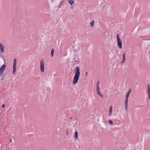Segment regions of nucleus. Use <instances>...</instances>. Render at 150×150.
<instances>
[{"label": "nucleus", "mask_w": 150, "mask_h": 150, "mask_svg": "<svg viewBox=\"0 0 150 150\" xmlns=\"http://www.w3.org/2000/svg\"><path fill=\"white\" fill-rule=\"evenodd\" d=\"M80 74V69L79 67H76L75 69V75L74 76L73 83L76 84L78 82V81L79 77Z\"/></svg>", "instance_id": "f257e3e1"}, {"label": "nucleus", "mask_w": 150, "mask_h": 150, "mask_svg": "<svg viewBox=\"0 0 150 150\" xmlns=\"http://www.w3.org/2000/svg\"><path fill=\"white\" fill-rule=\"evenodd\" d=\"M45 63L43 59L41 60L40 62V69L42 72H43L44 70Z\"/></svg>", "instance_id": "f03ea898"}, {"label": "nucleus", "mask_w": 150, "mask_h": 150, "mask_svg": "<svg viewBox=\"0 0 150 150\" xmlns=\"http://www.w3.org/2000/svg\"><path fill=\"white\" fill-rule=\"evenodd\" d=\"M6 65L5 64L3 65L0 69V75H2L4 72L6 68Z\"/></svg>", "instance_id": "7ed1b4c3"}, {"label": "nucleus", "mask_w": 150, "mask_h": 150, "mask_svg": "<svg viewBox=\"0 0 150 150\" xmlns=\"http://www.w3.org/2000/svg\"><path fill=\"white\" fill-rule=\"evenodd\" d=\"M117 45L118 47L120 49H121L122 47V42L121 40L118 39V40H117Z\"/></svg>", "instance_id": "20e7f679"}, {"label": "nucleus", "mask_w": 150, "mask_h": 150, "mask_svg": "<svg viewBox=\"0 0 150 150\" xmlns=\"http://www.w3.org/2000/svg\"><path fill=\"white\" fill-rule=\"evenodd\" d=\"M147 93L149 96V99H150V86L149 84L147 85Z\"/></svg>", "instance_id": "39448f33"}, {"label": "nucleus", "mask_w": 150, "mask_h": 150, "mask_svg": "<svg viewBox=\"0 0 150 150\" xmlns=\"http://www.w3.org/2000/svg\"><path fill=\"white\" fill-rule=\"evenodd\" d=\"M125 57H126V54L125 53H124L122 55V60L121 62V64H123L124 63L125 61Z\"/></svg>", "instance_id": "423d86ee"}, {"label": "nucleus", "mask_w": 150, "mask_h": 150, "mask_svg": "<svg viewBox=\"0 0 150 150\" xmlns=\"http://www.w3.org/2000/svg\"><path fill=\"white\" fill-rule=\"evenodd\" d=\"M0 48H1V52L2 53H3L4 52V45H3L1 44H0Z\"/></svg>", "instance_id": "0eeeda50"}, {"label": "nucleus", "mask_w": 150, "mask_h": 150, "mask_svg": "<svg viewBox=\"0 0 150 150\" xmlns=\"http://www.w3.org/2000/svg\"><path fill=\"white\" fill-rule=\"evenodd\" d=\"M112 106L111 105L109 109V116H111L112 115Z\"/></svg>", "instance_id": "6e6552de"}, {"label": "nucleus", "mask_w": 150, "mask_h": 150, "mask_svg": "<svg viewBox=\"0 0 150 150\" xmlns=\"http://www.w3.org/2000/svg\"><path fill=\"white\" fill-rule=\"evenodd\" d=\"M74 137H75V139L76 140H77L78 139V132L77 131H76L75 132V134H74Z\"/></svg>", "instance_id": "1a4fd4ad"}, {"label": "nucleus", "mask_w": 150, "mask_h": 150, "mask_svg": "<svg viewBox=\"0 0 150 150\" xmlns=\"http://www.w3.org/2000/svg\"><path fill=\"white\" fill-rule=\"evenodd\" d=\"M17 63V60L16 58H15L14 59V62L13 64V67H16Z\"/></svg>", "instance_id": "9d476101"}, {"label": "nucleus", "mask_w": 150, "mask_h": 150, "mask_svg": "<svg viewBox=\"0 0 150 150\" xmlns=\"http://www.w3.org/2000/svg\"><path fill=\"white\" fill-rule=\"evenodd\" d=\"M97 93L98 95L100 96L101 98L103 97V96L102 94L100 93V91H97Z\"/></svg>", "instance_id": "9b49d317"}, {"label": "nucleus", "mask_w": 150, "mask_h": 150, "mask_svg": "<svg viewBox=\"0 0 150 150\" xmlns=\"http://www.w3.org/2000/svg\"><path fill=\"white\" fill-rule=\"evenodd\" d=\"M54 49H52L51 51V57H53L54 56Z\"/></svg>", "instance_id": "f8f14e48"}, {"label": "nucleus", "mask_w": 150, "mask_h": 150, "mask_svg": "<svg viewBox=\"0 0 150 150\" xmlns=\"http://www.w3.org/2000/svg\"><path fill=\"white\" fill-rule=\"evenodd\" d=\"M16 72V67H13V74H15Z\"/></svg>", "instance_id": "ddd939ff"}, {"label": "nucleus", "mask_w": 150, "mask_h": 150, "mask_svg": "<svg viewBox=\"0 0 150 150\" xmlns=\"http://www.w3.org/2000/svg\"><path fill=\"white\" fill-rule=\"evenodd\" d=\"M68 2L71 5H72L74 3V0H68Z\"/></svg>", "instance_id": "4468645a"}, {"label": "nucleus", "mask_w": 150, "mask_h": 150, "mask_svg": "<svg viewBox=\"0 0 150 150\" xmlns=\"http://www.w3.org/2000/svg\"><path fill=\"white\" fill-rule=\"evenodd\" d=\"M94 21H91V22L90 23V25L91 27H93L94 25Z\"/></svg>", "instance_id": "2eb2a0df"}, {"label": "nucleus", "mask_w": 150, "mask_h": 150, "mask_svg": "<svg viewBox=\"0 0 150 150\" xmlns=\"http://www.w3.org/2000/svg\"><path fill=\"white\" fill-rule=\"evenodd\" d=\"M129 95V93H127L126 95V98H128Z\"/></svg>", "instance_id": "dca6fc26"}, {"label": "nucleus", "mask_w": 150, "mask_h": 150, "mask_svg": "<svg viewBox=\"0 0 150 150\" xmlns=\"http://www.w3.org/2000/svg\"><path fill=\"white\" fill-rule=\"evenodd\" d=\"M119 34H117V40H118V39H120V38H119Z\"/></svg>", "instance_id": "f3484780"}, {"label": "nucleus", "mask_w": 150, "mask_h": 150, "mask_svg": "<svg viewBox=\"0 0 150 150\" xmlns=\"http://www.w3.org/2000/svg\"><path fill=\"white\" fill-rule=\"evenodd\" d=\"M109 123L111 124H113V122L111 120H109Z\"/></svg>", "instance_id": "a211bd4d"}, {"label": "nucleus", "mask_w": 150, "mask_h": 150, "mask_svg": "<svg viewBox=\"0 0 150 150\" xmlns=\"http://www.w3.org/2000/svg\"><path fill=\"white\" fill-rule=\"evenodd\" d=\"M96 88H97V91H100L99 86H97V87H96Z\"/></svg>", "instance_id": "6ab92c4d"}, {"label": "nucleus", "mask_w": 150, "mask_h": 150, "mask_svg": "<svg viewBox=\"0 0 150 150\" xmlns=\"http://www.w3.org/2000/svg\"><path fill=\"white\" fill-rule=\"evenodd\" d=\"M99 83H100V81H98L97 83L96 87L99 86Z\"/></svg>", "instance_id": "aec40b11"}, {"label": "nucleus", "mask_w": 150, "mask_h": 150, "mask_svg": "<svg viewBox=\"0 0 150 150\" xmlns=\"http://www.w3.org/2000/svg\"><path fill=\"white\" fill-rule=\"evenodd\" d=\"M128 98H126L125 101V103H128Z\"/></svg>", "instance_id": "412c9836"}, {"label": "nucleus", "mask_w": 150, "mask_h": 150, "mask_svg": "<svg viewBox=\"0 0 150 150\" xmlns=\"http://www.w3.org/2000/svg\"><path fill=\"white\" fill-rule=\"evenodd\" d=\"M131 89H129V90L128 92L127 93H129V94H130V93H131Z\"/></svg>", "instance_id": "4be33fe9"}, {"label": "nucleus", "mask_w": 150, "mask_h": 150, "mask_svg": "<svg viewBox=\"0 0 150 150\" xmlns=\"http://www.w3.org/2000/svg\"><path fill=\"white\" fill-rule=\"evenodd\" d=\"M125 106H128V103H125Z\"/></svg>", "instance_id": "5701e85b"}, {"label": "nucleus", "mask_w": 150, "mask_h": 150, "mask_svg": "<svg viewBox=\"0 0 150 150\" xmlns=\"http://www.w3.org/2000/svg\"><path fill=\"white\" fill-rule=\"evenodd\" d=\"M66 133H67V135H68V134H69V131L67 129L66 130Z\"/></svg>", "instance_id": "b1692460"}, {"label": "nucleus", "mask_w": 150, "mask_h": 150, "mask_svg": "<svg viewBox=\"0 0 150 150\" xmlns=\"http://www.w3.org/2000/svg\"><path fill=\"white\" fill-rule=\"evenodd\" d=\"M127 107L128 106H125V110H128V108H127Z\"/></svg>", "instance_id": "393cba45"}, {"label": "nucleus", "mask_w": 150, "mask_h": 150, "mask_svg": "<svg viewBox=\"0 0 150 150\" xmlns=\"http://www.w3.org/2000/svg\"><path fill=\"white\" fill-rule=\"evenodd\" d=\"M4 107H5V105H4V104H3V105H2V107L3 108H4Z\"/></svg>", "instance_id": "a878e982"}, {"label": "nucleus", "mask_w": 150, "mask_h": 150, "mask_svg": "<svg viewBox=\"0 0 150 150\" xmlns=\"http://www.w3.org/2000/svg\"><path fill=\"white\" fill-rule=\"evenodd\" d=\"M10 142L11 143L12 142V139H10Z\"/></svg>", "instance_id": "bb28decb"}, {"label": "nucleus", "mask_w": 150, "mask_h": 150, "mask_svg": "<svg viewBox=\"0 0 150 150\" xmlns=\"http://www.w3.org/2000/svg\"><path fill=\"white\" fill-rule=\"evenodd\" d=\"M88 74V73L87 72H86V73L85 75L86 76H87Z\"/></svg>", "instance_id": "cd10ccee"}, {"label": "nucleus", "mask_w": 150, "mask_h": 150, "mask_svg": "<svg viewBox=\"0 0 150 150\" xmlns=\"http://www.w3.org/2000/svg\"><path fill=\"white\" fill-rule=\"evenodd\" d=\"M4 79V78H3L2 79V80H3Z\"/></svg>", "instance_id": "c85d7f7f"}, {"label": "nucleus", "mask_w": 150, "mask_h": 150, "mask_svg": "<svg viewBox=\"0 0 150 150\" xmlns=\"http://www.w3.org/2000/svg\"><path fill=\"white\" fill-rule=\"evenodd\" d=\"M70 119H72V117H70Z\"/></svg>", "instance_id": "c756f323"}]
</instances>
